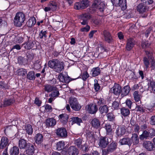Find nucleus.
<instances>
[{
  "label": "nucleus",
  "mask_w": 155,
  "mask_h": 155,
  "mask_svg": "<svg viewBox=\"0 0 155 155\" xmlns=\"http://www.w3.org/2000/svg\"><path fill=\"white\" fill-rule=\"evenodd\" d=\"M25 19L24 14L20 12H17L14 18V25L17 27H21L23 24Z\"/></svg>",
  "instance_id": "f257e3e1"
},
{
  "label": "nucleus",
  "mask_w": 155,
  "mask_h": 155,
  "mask_svg": "<svg viewBox=\"0 0 155 155\" xmlns=\"http://www.w3.org/2000/svg\"><path fill=\"white\" fill-rule=\"evenodd\" d=\"M24 38L27 41L23 43L22 45H24L25 48L27 50H30L31 49L34 45L32 37L28 36L25 34Z\"/></svg>",
  "instance_id": "f03ea898"
},
{
  "label": "nucleus",
  "mask_w": 155,
  "mask_h": 155,
  "mask_svg": "<svg viewBox=\"0 0 155 155\" xmlns=\"http://www.w3.org/2000/svg\"><path fill=\"white\" fill-rule=\"evenodd\" d=\"M88 3L89 1L87 0H84L81 2H76L74 4V8L77 10L84 9L88 7Z\"/></svg>",
  "instance_id": "7ed1b4c3"
},
{
  "label": "nucleus",
  "mask_w": 155,
  "mask_h": 155,
  "mask_svg": "<svg viewBox=\"0 0 155 155\" xmlns=\"http://www.w3.org/2000/svg\"><path fill=\"white\" fill-rule=\"evenodd\" d=\"M55 133L57 136L60 138H64L68 135V133L66 129L64 127H60L55 130Z\"/></svg>",
  "instance_id": "20e7f679"
},
{
  "label": "nucleus",
  "mask_w": 155,
  "mask_h": 155,
  "mask_svg": "<svg viewBox=\"0 0 155 155\" xmlns=\"http://www.w3.org/2000/svg\"><path fill=\"white\" fill-rule=\"evenodd\" d=\"M107 137V136L101 137L100 138L98 145L101 148H105L108 145L109 142Z\"/></svg>",
  "instance_id": "39448f33"
},
{
  "label": "nucleus",
  "mask_w": 155,
  "mask_h": 155,
  "mask_svg": "<svg viewBox=\"0 0 155 155\" xmlns=\"http://www.w3.org/2000/svg\"><path fill=\"white\" fill-rule=\"evenodd\" d=\"M91 18L90 15L88 13H84L82 15L80 20L81 25H85L88 24V20Z\"/></svg>",
  "instance_id": "423d86ee"
},
{
  "label": "nucleus",
  "mask_w": 155,
  "mask_h": 155,
  "mask_svg": "<svg viewBox=\"0 0 155 155\" xmlns=\"http://www.w3.org/2000/svg\"><path fill=\"white\" fill-rule=\"evenodd\" d=\"M104 35L105 41L109 43L113 42V39L110 32L106 30H104L102 34Z\"/></svg>",
  "instance_id": "0eeeda50"
},
{
  "label": "nucleus",
  "mask_w": 155,
  "mask_h": 155,
  "mask_svg": "<svg viewBox=\"0 0 155 155\" xmlns=\"http://www.w3.org/2000/svg\"><path fill=\"white\" fill-rule=\"evenodd\" d=\"M9 140L8 138L6 137H2L0 143V149H3L5 148H8L9 145Z\"/></svg>",
  "instance_id": "6e6552de"
},
{
  "label": "nucleus",
  "mask_w": 155,
  "mask_h": 155,
  "mask_svg": "<svg viewBox=\"0 0 155 155\" xmlns=\"http://www.w3.org/2000/svg\"><path fill=\"white\" fill-rule=\"evenodd\" d=\"M111 92L114 94L118 95L121 91V87L119 84L115 83L111 90Z\"/></svg>",
  "instance_id": "1a4fd4ad"
},
{
  "label": "nucleus",
  "mask_w": 155,
  "mask_h": 155,
  "mask_svg": "<svg viewBox=\"0 0 155 155\" xmlns=\"http://www.w3.org/2000/svg\"><path fill=\"white\" fill-rule=\"evenodd\" d=\"M87 109L91 114H95L97 110L98 109L97 106L95 104H88L86 106Z\"/></svg>",
  "instance_id": "9d476101"
},
{
  "label": "nucleus",
  "mask_w": 155,
  "mask_h": 155,
  "mask_svg": "<svg viewBox=\"0 0 155 155\" xmlns=\"http://www.w3.org/2000/svg\"><path fill=\"white\" fill-rule=\"evenodd\" d=\"M126 132L125 127L123 126H118L116 129L115 133L117 136L120 137L124 135Z\"/></svg>",
  "instance_id": "9b49d317"
},
{
  "label": "nucleus",
  "mask_w": 155,
  "mask_h": 155,
  "mask_svg": "<svg viewBox=\"0 0 155 155\" xmlns=\"http://www.w3.org/2000/svg\"><path fill=\"white\" fill-rule=\"evenodd\" d=\"M105 128L106 131V136L111 140L113 135L111 126L109 124H106L105 126Z\"/></svg>",
  "instance_id": "f8f14e48"
},
{
  "label": "nucleus",
  "mask_w": 155,
  "mask_h": 155,
  "mask_svg": "<svg viewBox=\"0 0 155 155\" xmlns=\"http://www.w3.org/2000/svg\"><path fill=\"white\" fill-rule=\"evenodd\" d=\"M119 143L121 145H127L130 146L132 144L131 139L128 137H125L120 139Z\"/></svg>",
  "instance_id": "ddd939ff"
},
{
  "label": "nucleus",
  "mask_w": 155,
  "mask_h": 155,
  "mask_svg": "<svg viewBox=\"0 0 155 155\" xmlns=\"http://www.w3.org/2000/svg\"><path fill=\"white\" fill-rule=\"evenodd\" d=\"M25 152L28 155H32L35 153V148L34 146L30 143L25 148Z\"/></svg>",
  "instance_id": "4468645a"
},
{
  "label": "nucleus",
  "mask_w": 155,
  "mask_h": 155,
  "mask_svg": "<svg viewBox=\"0 0 155 155\" xmlns=\"http://www.w3.org/2000/svg\"><path fill=\"white\" fill-rule=\"evenodd\" d=\"M135 42L134 39L130 38L128 39L127 43L126 49L128 51H130L134 47Z\"/></svg>",
  "instance_id": "2eb2a0df"
},
{
  "label": "nucleus",
  "mask_w": 155,
  "mask_h": 155,
  "mask_svg": "<svg viewBox=\"0 0 155 155\" xmlns=\"http://www.w3.org/2000/svg\"><path fill=\"white\" fill-rule=\"evenodd\" d=\"M148 10V8L146 5L143 3L139 4L137 7V10L140 13L145 12Z\"/></svg>",
  "instance_id": "dca6fc26"
},
{
  "label": "nucleus",
  "mask_w": 155,
  "mask_h": 155,
  "mask_svg": "<svg viewBox=\"0 0 155 155\" xmlns=\"http://www.w3.org/2000/svg\"><path fill=\"white\" fill-rule=\"evenodd\" d=\"M143 147L149 151H152L155 147L153 144L150 141H145L143 143Z\"/></svg>",
  "instance_id": "f3484780"
},
{
  "label": "nucleus",
  "mask_w": 155,
  "mask_h": 155,
  "mask_svg": "<svg viewBox=\"0 0 155 155\" xmlns=\"http://www.w3.org/2000/svg\"><path fill=\"white\" fill-rule=\"evenodd\" d=\"M58 78L60 81L63 83H68L72 80H70L69 77L64 76L61 73L59 74Z\"/></svg>",
  "instance_id": "a211bd4d"
},
{
  "label": "nucleus",
  "mask_w": 155,
  "mask_h": 155,
  "mask_svg": "<svg viewBox=\"0 0 155 155\" xmlns=\"http://www.w3.org/2000/svg\"><path fill=\"white\" fill-rule=\"evenodd\" d=\"M67 152L69 155H78V150L77 148L74 146H70L68 149Z\"/></svg>",
  "instance_id": "6ab92c4d"
},
{
  "label": "nucleus",
  "mask_w": 155,
  "mask_h": 155,
  "mask_svg": "<svg viewBox=\"0 0 155 155\" xmlns=\"http://www.w3.org/2000/svg\"><path fill=\"white\" fill-rule=\"evenodd\" d=\"M146 54L149 59H151L152 61H151V67L152 70L155 69V61L153 59V58L152 57V53L147 51H145Z\"/></svg>",
  "instance_id": "aec40b11"
},
{
  "label": "nucleus",
  "mask_w": 155,
  "mask_h": 155,
  "mask_svg": "<svg viewBox=\"0 0 155 155\" xmlns=\"http://www.w3.org/2000/svg\"><path fill=\"white\" fill-rule=\"evenodd\" d=\"M10 38L11 39H14V40H13V41L17 43H21L24 41V40H25L24 38V36L23 37L18 35L17 36L15 35H14L10 36Z\"/></svg>",
  "instance_id": "412c9836"
},
{
  "label": "nucleus",
  "mask_w": 155,
  "mask_h": 155,
  "mask_svg": "<svg viewBox=\"0 0 155 155\" xmlns=\"http://www.w3.org/2000/svg\"><path fill=\"white\" fill-rule=\"evenodd\" d=\"M130 90V87L129 85H127L124 86L122 89L121 88V97H123L127 95L129 93Z\"/></svg>",
  "instance_id": "4be33fe9"
},
{
  "label": "nucleus",
  "mask_w": 155,
  "mask_h": 155,
  "mask_svg": "<svg viewBox=\"0 0 155 155\" xmlns=\"http://www.w3.org/2000/svg\"><path fill=\"white\" fill-rule=\"evenodd\" d=\"M30 143L24 139H21L19 140V147L20 149H25Z\"/></svg>",
  "instance_id": "5701e85b"
},
{
  "label": "nucleus",
  "mask_w": 155,
  "mask_h": 155,
  "mask_svg": "<svg viewBox=\"0 0 155 155\" xmlns=\"http://www.w3.org/2000/svg\"><path fill=\"white\" fill-rule=\"evenodd\" d=\"M91 124L93 127L96 129L100 128L101 125L99 120L96 118H94L92 120Z\"/></svg>",
  "instance_id": "b1692460"
},
{
  "label": "nucleus",
  "mask_w": 155,
  "mask_h": 155,
  "mask_svg": "<svg viewBox=\"0 0 155 155\" xmlns=\"http://www.w3.org/2000/svg\"><path fill=\"white\" fill-rule=\"evenodd\" d=\"M117 143L114 142H113L108 145L107 149L111 153L116 150L117 148Z\"/></svg>",
  "instance_id": "393cba45"
},
{
  "label": "nucleus",
  "mask_w": 155,
  "mask_h": 155,
  "mask_svg": "<svg viewBox=\"0 0 155 155\" xmlns=\"http://www.w3.org/2000/svg\"><path fill=\"white\" fill-rule=\"evenodd\" d=\"M64 63L61 62L59 61L58 62V63L55 67V71L58 73H60L64 69Z\"/></svg>",
  "instance_id": "a878e982"
},
{
  "label": "nucleus",
  "mask_w": 155,
  "mask_h": 155,
  "mask_svg": "<svg viewBox=\"0 0 155 155\" xmlns=\"http://www.w3.org/2000/svg\"><path fill=\"white\" fill-rule=\"evenodd\" d=\"M59 60L57 59H54L50 60L48 63V66L51 68L54 69L55 70V67H56V65L58 63Z\"/></svg>",
  "instance_id": "bb28decb"
},
{
  "label": "nucleus",
  "mask_w": 155,
  "mask_h": 155,
  "mask_svg": "<svg viewBox=\"0 0 155 155\" xmlns=\"http://www.w3.org/2000/svg\"><path fill=\"white\" fill-rule=\"evenodd\" d=\"M14 101V99L12 98L9 99H5L4 101L3 104H1V107H5L9 106L13 104Z\"/></svg>",
  "instance_id": "cd10ccee"
},
{
  "label": "nucleus",
  "mask_w": 155,
  "mask_h": 155,
  "mask_svg": "<svg viewBox=\"0 0 155 155\" xmlns=\"http://www.w3.org/2000/svg\"><path fill=\"white\" fill-rule=\"evenodd\" d=\"M35 142L36 144H41L43 141V136L41 134H37L34 138Z\"/></svg>",
  "instance_id": "c85d7f7f"
},
{
  "label": "nucleus",
  "mask_w": 155,
  "mask_h": 155,
  "mask_svg": "<svg viewBox=\"0 0 155 155\" xmlns=\"http://www.w3.org/2000/svg\"><path fill=\"white\" fill-rule=\"evenodd\" d=\"M130 138L132 143H133L134 145H137L138 143L139 138L138 135L136 134H133L132 137Z\"/></svg>",
  "instance_id": "c756f323"
},
{
  "label": "nucleus",
  "mask_w": 155,
  "mask_h": 155,
  "mask_svg": "<svg viewBox=\"0 0 155 155\" xmlns=\"http://www.w3.org/2000/svg\"><path fill=\"white\" fill-rule=\"evenodd\" d=\"M99 3V2L97 0H94L92 7L89 8V12L91 13H94L96 10V9L99 6L98 5Z\"/></svg>",
  "instance_id": "7c9ffc66"
},
{
  "label": "nucleus",
  "mask_w": 155,
  "mask_h": 155,
  "mask_svg": "<svg viewBox=\"0 0 155 155\" xmlns=\"http://www.w3.org/2000/svg\"><path fill=\"white\" fill-rule=\"evenodd\" d=\"M101 71L98 67L94 68L91 71V74L94 77L97 76L100 74Z\"/></svg>",
  "instance_id": "2f4dec72"
},
{
  "label": "nucleus",
  "mask_w": 155,
  "mask_h": 155,
  "mask_svg": "<svg viewBox=\"0 0 155 155\" xmlns=\"http://www.w3.org/2000/svg\"><path fill=\"white\" fill-rule=\"evenodd\" d=\"M56 123L55 119L53 118H50L47 120L46 122V125L48 127H52L55 125Z\"/></svg>",
  "instance_id": "473e14b6"
},
{
  "label": "nucleus",
  "mask_w": 155,
  "mask_h": 155,
  "mask_svg": "<svg viewBox=\"0 0 155 155\" xmlns=\"http://www.w3.org/2000/svg\"><path fill=\"white\" fill-rule=\"evenodd\" d=\"M148 89L151 93L155 94V82L150 81L148 83Z\"/></svg>",
  "instance_id": "72a5a7b5"
},
{
  "label": "nucleus",
  "mask_w": 155,
  "mask_h": 155,
  "mask_svg": "<svg viewBox=\"0 0 155 155\" xmlns=\"http://www.w3.org/2000/svg\"><path fill=\"white\" fill-rule=\"evenodd\" d=\"M51 94H49V96L52 97H56L60 95L58 89L56 87H55L52 90Z\"/></svg>",
  "instance_id": "f704fd0d"
},
{
  "label": "nucleus",
  "mask_w": 155,
  "mask_h": 155,
  "mask_svg": "<svg viewBox=\"0 0 155 155\" xmlns=\"http://www.w3.org/2000/svg\"><path fill=\"white\" fill-rule=\"evenodd\" d=\"M19 153V149L17 146H14L12 147L10 151V155H18Z\"/></svg>",
  "instance_id": "c9c22d12"
},
{
  "label": "nucleus",
  "mask_w": 155,
  "mask_h": 155,
  "mask_svg": "<svg viewBox=\"0 0 155 155\" xmlns=\"http://www.w3.org/2000/svg\"><path fill=\"white\" fill-rule=\"evenodd\" d=\"M68 116L66 114H62L59 116V120L64 123L68 121Z\"/></svg>",
  "instance_id": "e433bc0d"
},
{
  "label": "nucleus",
  "mask_w": 155,
  "mask_h": 155,
  "mask_svg": "<svg viewBox=\"0 0 155 155\" xmlns=\"http://www.w3.org/2000/svg\"><path fill=\"white\" fill-rule=\"evenodd\" d=\"M118 6L120 7L122 10H125L127 7L126 0H120Z\"/></svg>",
  "instance_id": "4c0bfd02"
},
{
  "label": "nucleus",
  "mask_w": 155,
  "mask_h": 155,
  "mask_svg": "<svg viewBox=\"0 0 155 155\" xmlns=\"http://www.w3.org/2000/svg\"><path fill=\"white\" fill-rule=\"evenodd\" d=\"M120 113L124 117H127L130 114V111L129 109L123 107L120 109Z\"/></svg>",
  "instance_id": "58836bf2"
},
{
  "label": "nucleus",
  "mask_w": 155,
  "mask_h": 155,
  "mask_svg": "<svg viewBox=\"0 0 155 155\" xmlns=\"http://www.w3.org/2000/svg\"><path fill=\"white\" fill-rule=\"evenodd\" d=\"M140 140H143L144 139H149L150 138L148 131L145 130L143 131L142 134L140 136Z\"/></svg>",
  "instance_id": "ea45409f"
},
{
  "label": "nucleus",
  "mask_w": 155,
  "mask_h": 155,
  "mask_svg": "<svg viewBox=\"0 0 155 155\" xmlns=\"http://www.w3.org/2000/svg\"><path fill=\"white\" fill-rule=\"evenodd\" d=\"M36 23V20L35 18L32 17L29 19L27 22V25L29 27L33 26Z\"/></svg>",
  "instance_id": "a19ab883"
},
{
  "label": "nucleus",
  "mask_w": 155,
  "mask_h": 155,
  "mask_svg": "<svg viewBox=\"0 0 155 155\" xmlns=\"http://www.w3.org/2000/svg\"><path fill=\"white\" fill-rule=\"evenodd\" d=\"M18 75L22 76L23 77L25 76V74L27 73L26 69L23 68H20L17 70L16 72Z\"/></svg>",
  "instance_id": "79ce46f5"
},
{
  "label": "nucleus",
  "mask_w": 155,
  "mask_h": 155,
  "mask_svg": "<svg viewBox=\"0 0 155 155\" xmlns=\"http://www.w3.org/2000/svg\"><path fill=\"white\" fill-rule=\"evenodd\" d=\"M25 130L28 135H31L33 131L32 127L29 124L26 125L25 126Z\"/></svg>",
  "instance_id": "37998d69"
},
{
  "label": "nucleus",
  "mask_w": 155,
  "mask_h": 155,
  "mask_svg": "<svg viewBox=\"0 0 155 155\" xmlns=\"http://www.w3.org/2000/svg\"><path fill=\"white\" fill-rule=\"evenodd\" d=\"M99 111L101 114H107L108 111V108L107 105L101 106L99 108Z\"/></svg>",
  "instance_id": "c03bdc74"
},
{
  "label": "nucleus",
  "mask_w": 155,
  "mask_h": 155,
  "mask_svg": "<svg viewBox=\"0 0 155 155\" xmlns=\"http://www.w3.org/2000/svg\"><path fill=\"white\" fill-rule=\"evenodd\" d=\"M27 78L30 80H34L35 78L34 72L33 71H29L27 75Z\"/></svg>",
  "instance_id": "a18cd8bd"
},
{
  "label": "nucleus",
  "mask_w": 155,
  "mask_h": 155,
  "mask_svg": "<svg viewBox=\"0 0 155 155\" xmlns=\"http://www.w3.org/2000/svg\"><path fill=\"white\" fill-rule=\"evenodd\" d=\"M44 90L48 92H49L52 91L55 87L49 84H46L44 86Z\"/></svg>",
  "instance_id": "49530a36"
},
{
  "label": "nucleus",
  "mask_w": 155,
  "mask_h": 155,
  "mask_svg": "<svg viewBox=\"0 0 155 155\" xmlns=\"http://www.w3.org/2000/svg\"><path fill=\"white\" fill-rule=\"evenodd\" d=\"M65 145L63 141H60L57 144V149L58 150L63 149Z\"/></svg>",
  "instance_id": "de8ad7c7"
},
{
  "label": "nucleus",
  "mask_w": 155,
  "mask_h": 155,
  "mask_svg": "<svg viewBox=\"0 0 155 155\" xmlns=\"http://www.w3.org/2000/svg\"><path fill=\"white\" fill-rule=\"evenodd\" d=\"M133 96L135 101L138 102L140 100L141 96L137 91H135L133 93Z\"/></svg>",
  "instance_id": "09e8293b"
},
{
  "label": "nucleus",
  "mask_w": 155,
  "mask_h": 155,
  "mask_svg": "<svg viewBox=\"0 0 155 155\" xmlns=\"http://www.w3.org/2000/svg\"><path fill=\"white\" fill-rule=\"evenodd\" d=\"M147 57H144L143 59V63L144 64L145 66L146 69V70L149 68V65L150 64V62L149 61L148 59H149L148 57L147 56Z\"/></svg>",
  "instance_id": "8fccbe9b"
},
{
  "label": "nucleus",
  "mask_w": 155,
  "mask_h": 155,
  "mask_svg": "<svg viewBox=\"0 0 155 155\" xmlns=\"http://www.w3.org/2000/svg\"><path fill=\"white\" fill-rule=\"evenodd\" d=\"M41 62L40 60H38L36 61L34 64V68L36 69L40 68L41 67Z\"/></svg>",
  "instance_id": "3c124183"
},
{
  "label": "nucleus",
  "mask_w": 155,
  "mask_h": 155,
  "mask_svg": "<svg viewBox=\"0 0 155 155\" xmlns=\"http://www.w3.org/2000/svg\"><path fill=\"white\" fill-rule=\"evenodd\" d=\"M71 107L74 110L78 111L80 110L81 107L78 103L72 106H71Z\"/></svg>",
  "instance_id": "603ef678"
},
{
  "label": "nucleus",
  "mask_w": 155,
  "mask_h": 155,
  "mask_svg": "<svg viewBox=\"0 0 155 155\" xmlns=\"http://www.w3.org/2000/svg\"><path fill=\"white\" fill-rule=\"evenodd\" d=\"M73 121L76 123H77L78 125H80V124L82 122V120L81 118H78V117H73L72 118Z\"/></svg>",
  "instance_id": "864d4df0"
},
{
  "label": "nucleus",
  "mask_w": 155,
  "mask_h": 155,
  "mask_svg": "<svg viewBox=\"0 0 155 155\" xmlns=\"http://www.w3.org/2000/svg\"><path fill=\"white\" fill-rule=\"evenodd\" d=\"M90 147L88 145V143L86 142L84 145H82V146L80 148H81L82 150L83 151L87 152L89 150Z\"/></svg>",
  "instance_id": "5fc2aeb1"
},
{
  "label": "nucleus",
  "mask_w": 155,
  "mask_h": 155,
  "mask_svg": "<svg viewBox=\"0 0 155 155\" xmlns=\"http://www.w3.org/2000/svg\"><path fill=\"white\" fill-rule=\"evenodd\" d=\"M150 44L148 41H143L141 43V46L143 48H148Z\"/></svg>",
  "instance_id": "6e6d98bb"
},
{
  "label": "nucleus",
  "mask_w": 155,
  "mask_h": 155,
  "mask_svg": "<svg viewBox=\"0 0 155 155\" xmlns=\"http://www.w3.org/2000/svg\"><path fill=\"white\" fill-rule=\"evenodd\" d=\"M82 140L80 138L75 140H74V144L78 148H81L82 146Z\"/></svg>",
  "instance_id": "4d7b16f0"
},
{
  "label": "nucleus",
  "mask_w": 155,
  "mask_h": 155,
  "mask_svg": "<svg viewBox=\"0 0 155 155\" xmlns=\"http://www.w3.org/2000/svg\"><path fill=\"white\" fill-rule=\"evenodd\" d=\"M78 103V102L76 98L71 97L70 98L69 103L71 106H72Z\"/></svg>",
  "instance_id": "13d9d810"
},
{
  "label": "nucleus",
  "mask_w": 155,
  "mask_h": 155,
  "mask_svg": "<svg viewBox=\"0 0 155 155\" xmlns=\"http://www.w3.org/2000/svg\"><path fill=\"white\" fill-rule=\"evenodd\" d=\"M0 86L1 88L3 89H8L10 87V86L8 84L2 81L0 82Z\"/></svg>",
  "instance_id": "bf43d9fd"
},
{
  "label": "nucleus",
  "mask_w": 155,
  "mask_h": 155,
  "mask_svg": "<svg viewBox=\"0 0 155 155\" xmlns=\"http://www.w3.org/2000/svg\"><path fill=\"white\" fill-rule=\"evenodd\" d=\"M49 6L50 7L51 10L54 11H55L57 8V4L55 2H52L49 4Z\"/></svg>",
  "instance_id": "052dcab7"
},
{
  "label": "nucleus",
  "mask_w": 155,
  "mask_h": 155,
  "mask_svg": "<svg viewBox=\"0 0 155 155\" xmlns=\"http://www.w3.org/2000/svg\"><path fill=\"white\" fill-rule=\"evenodd\" d=\"M105 6V4L103 2H101L100 3L99 5L98 6L97 8L98 9L100 12H103Z\"/></svg>",
  "instance_id": "680f3d73"
},
{
  "label": "nucleus",
  "mask_w": 155,
  "mask_h": 155,
  "mask_svg": "<svg viewBox=\"0 0 155 155\" xmlns=\"http://www.w3.org/2000/svg\"><path fill=\"white\" fill-rule=\"evenodd\" d=\"M136 109L137 111L141 113L145 112V109L142 106L140 105H137L136 107Z\"/></svg>",
  "instance_id": "e2e57ef3"
},
{
  "label": "nucleus",
  "mask_w": 155,
  "mask_h": 155,
  "mask_svg": "<svg viewBox=\"0 0 155 155\" xmlns=\"http://www.w3.org/2000/svg\"><path fill=\"white\" fill-rule=\"evenodd\" d=\"M108 120L110 121H113L114 120L115 118L114 115L111 113H109L107 115Z\"/></svg>",
  "instance_id": "0e129e2a"
},
{
  "label": "nucleus",
  "mask_w": 155,
  "mask_h": 155,
  "mask_svg": "<svg viewBox=\"0 0 155 155\" xmlns=\"http://www.w3.org/2000/svg\"><path fill=\"white\" fill-rule=\"evenodd\" d=\"M86 25V26L82 27L81 29L80 30L81 32H87L90 30V26L87 24Z\"/></svg>",
  "instance_id": "69168bd1"
},
{
  "label": "nucleus",
  "mask_w": 155,
  "mask_h": 155,
  "mask_svg": "<svg viewBox=\"0 0 155 155\" xmlns=\"http://www.w3.org/2000/svg\"><path fill=\"white\" fill-rule=\"evenodd\" d=\"M148 132L150 137V138H151L154 136H155V130L153 129H151L149 130Z\"/></svg>",
  "instance_id": "338daca9"
},
{
  "label": "nucleus",
  "mask_w": 155,
  "mask_h": 155,
  "mask_svg": "<svg viewBox=\"0 0 155 155\" xmlns=\"http://www.w3.org/2000/svg\"><path fill=\"white\" fill-rule=\"evenodd\" d=\"M112 106L115 109H118L119 107V103L117 101H114L112 104Z\"/></svg>",
  "instance_id": "774afa93"
}]
</instances>
